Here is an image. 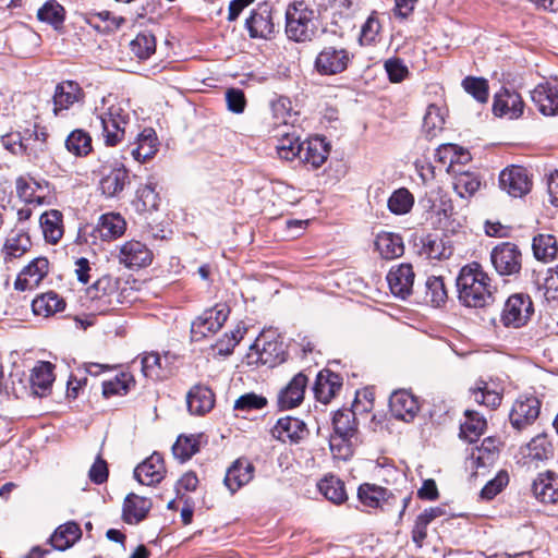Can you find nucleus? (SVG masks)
Returning <instances> with one entry per match:
<instances>
[{
  "label": "nucleus",
  "instance_id": "f257e3e1",
  "mask_svg": "<svg viewBox=\"0 0 558 558\" xmlns=\"http://www.w3.org/2000/svg\"><path fill=\"white\" fill-rule=\"evenodd\" d=\"M456 284L460 302L468 307H483L493 296L492 280L477 262L460 269Z\"/></svg>",
  "mask_w": 558,
  "mask_h": 558
},
{
  "label": "nucleus",
  "instance_id": "f03ea898",
  "mask_svg": "<svg viewBox=\"0 0 558 558\" xmlns=\"http://www.w3.org/2000/svg\"><path fill=\"white\" fill-rule=\"evenodd\" d=\"M94 114L102 128V136L107 146H116L125 135L130 122V112L126 106L117 96L109 94L95 106Z\"/></svg>",
  "mask_w": 558,
  "mask_h": 558
},
{
  "label": "nucleus",
  "instance_id": "7ed1b4c3",
  "mask_svg": "<svg viewBox=\"0 0 558 558\" xmlns=\"http://www.w3.org/2000/svg\"><path fill=\"white\" fill-rule=\"evenodd\" d=\"M316 20L315 10L304 0L289 3L284 13L287 38L299 44L311 41L317 32Z\"/></svg>",
  "mask_w": 558,
  "mask_h": 558
},
{
  "label": "nucleus",
  "instance_id": "20e7f679",
  "mask_svg": "<svg viewBox=\"0 0 558 558\" xmlns=\"http://www.w3.org/2000/svg\"><path fill=\"white\" fill-rule=\"evenodd\" d=\"M118 290L117 279L108 275L100 277L87 289L88 307L98 314L113 311L120 303Z\"/></svg>",
  "mask_w": 558,
  "mask_h": 558
},
{
  "label": "nucleus",
  "instance_id": "39448f33",
  "mask_svg": "<svg viewBox=\"0 0 558 558\" xmlns=\"http://www.w3.org/2000/svg\"><path fill=\"white\" fill-rule=\"evenodd\" d=\"M353 57L354 54L345 48L326 46L317 53L314 69L320 75H337L349 68Z\"/></svg>",
  "mask_w": 558,
  "mask_h": 558
},
{
  "label": "nucleus",
  "instance_id": "423d86ee",
  "mask_svg": "<svg viewBox=\"0 0 558 558\" xmlns=\"http://www.w3.org/2000/svg\"><path fill=\"white\" fill-rule=\"evenodd\" d=\"M230 310L226 304H216L204 311L191 325V338L201 341L217 333L229 316Z\"/></svg>",
  "mask_w": 558,
  "mask_h": 558
},
{
  "label": "nucleus",
  "instance_id": "0eeeda50",
  "mask_svg": "<svg viewBox=\"0 0 558 558\" xmlns=\"http://www.w3.org/2000/svg\"><path fill=\"white\" fill-rule=\"evenodd\" d=\"M534 312L529 295L518 293L508 298L501 313V322L506 327L520 328L524 326Z\"/></svg>",
  "mask_w": 558,
  "mask_h": 558
},
{
  "label": "nucleus",
  "instance_id": "6e6552de",
  "mask_svg": "<svg viewBox=\"0 0 558 558\" xmlns=\"http://www.w3.org/2000/svg\"><path fill=\"white\" fill-rule=\"evenodd\" d=\"M490 260L500 276H512L521 270L522 254L515 244L504 242L493 248Z\"/></svg>",
  "mask_w": 558,
  "mask_h": 558
},
{
  "label": "nucleus",
  "instance_id": "1a4fd4ad",
  "mask_svg": "<svg viewBox=\"0 0 558 558\" xmlns=\"http://www.w3.org/2000/svg\"><path fill=\"white\" fill-rule=\"evenodd\" d=\"M541 401L533 395H522L515 399L509 413L513 428L522 430L532 425L541 413Z\"/></svg>",
  "mask_w": 558,
  "mask_h": 558
},
{
  "label": "nucleus",
  "instance_id": "9d476101",
  "mask_svg": "<svg viewBox=\"0 0 558 558\" xmlns=\"http://www.w3.org/2000/svg\"><path fill=\"white\" fill-rule=\"evenodd\" d=\"M85 93L80 84L72 80L58 83L52 95V112L56 117H64L76 104H82Z\"/></svg>",
  "mask_w": 558,
  "mask_h": 558
},
{
  "label": "nucleus",
  "instance_id": "9b49d317",
  "mask_svg": "<svg viewBox=\"0 0 558 558\" xmlns=\"http://www.w3.org/2000/svg\"><path fill=\"white\" fill-rule=\"evenodd\" d=\"M245 27L251 38L269 39L275 33L272 8L269 3H258L245 21Z\"/></svg>",
  "mask_w": 558,
  "mask_h": 558
},
{
  "label": "nucleus",
  "instance_id": "f8f14e48",
  "mask_svg": "<svg viewBox=\"0 0 558 558\" xmlns=\"http://www.w3.org/2000/svg\"><path fill=\"white\" fill-rule=\"evenodd\" d=\"M252 351L254 352H251L248 357L252 359L255 354V362L268 367H275L284 362L287 356L283 341L276 337L270 340H266L265 337L257 339Z\"/></svg>",
  "mask_w": 558,
  "mask_h": 558
},
{
  "label": "nucleus",
  "instance_id": "ddd939ff",
  "mask_svg": "<svg viewBox=\"0 0 558 558\" xmlns=\"http://www.w3.org/2000/svg\"><path fill=\"white\" fill-rule=\"evenodd\" d=\"M118 258L119 263L124 267L138 269L151 264L153 252L145 243L130 240L120 246Z\"/></svg>",
  "mask_w": 558,
  "mask_h": 558
},
{
  "label": "nucleus",
  "instance_id": "4468645a",
  "mask_svg": "<svg viewBox=\"0 0 558 558\" xmlns=\"http://www.w3.org/2000/svg\"><path fill=\"white\" fill-rule=\"evenodd\" d=\"M531 180L525 168L510 166L504 169L499 175V186L512 197H522L531 190Z\"/></svg>",
  "mask_w": 558,
  "mask_h": 558
},
{
  "label": "nucleus",
  "instance_id": "2eb2a0df",
  "mask_svg": "<svg viewBox=\"0 0 558 558\" xmlns=\"http://www.w3.org/2000/svg\"><path fill=\"white\" fill-rule=\"evenodd\" d=\"M414 279L413 267L408 263L392 266L387 274V282L391 293L402 300L412 293Z\"/></svg>",
  "mask_w": 558,
  "mask_h": 558
},
{
  "label": "nucleus",
  "instance_id": "dca6fc26",
  "mask_svg": "<svg viewBox=\"0 0 558 558\" xmlns=\"http://www.w3.org/2000/svg\"><path fill=\"white\" fill-rule=\"evenodd\" d=\"M48 272L49 260L43 256L36 257L20 271L14 288L19 291L35 289Z\"/></svg>",
  "mask_w": 558,
  "mask_h": 558
},
{
  "label": "nucleus",
  "instance_id": "f3484780",
  "mask_svg": "<svg viewBox=\"0 0 558 558\" xmlns=\"http://www.w3.org/2000/svg\"><path fill=\"white\" fill-rule=\"evenodd\" d=\"M524 102L519 93L501 88L494 97L493 111L497 117L518 119L523 114Z\"/></svg>",
  "mask_w": 558,
  "mask_h": 558
},
{
  "label": "nucleus",
  "instance_id": "a211bd4d",
  "mask_svg": "<svg viewBox=\"0 0 558 558\" xmlns=\"http://www.w3.org/2000/svg\"><path fill=\"white\" fill-rule=\"evenodd\" d=\"M307 381V377L303 373L294 375L278 392L277 404L279 409L290 410L299 407L304 400Z\"/></svg>",
  "mask_w": 558,
  "mask_h": 558
},
{
  "label": "nucleus",
  "instance_id": "6ab92c4d",
  "mask_svg": "<svg viewBox=\"0 0 558 558\" xmlns=\"http://www.w3.org/2000/svg\"><path fill=\"white\" fill-rule=\"evenodd\" d=\"M271 435L282 442L298 444L307 435V428L302 420L288 415L276 422Z\"/></svg>",
  "mask_w": 558,
  "mask_h": 558
},
{
  "label": "nucleus",
  "instance_id": "aec40b11",
  "mask_svg": "<svg viewBox=\"0 0 558 558\" xmlns=\"http://www.w3.org/2000/svg\"><path fill=\"white\" fill-rule=\"evenodd\" d=\"M166 474V465L162 456L154 452L140 463L134 470V477L142 485H155L160 483Z\"/></svg>",
  "mask_w": 558,
  "mask_h": 558
},
{
  "label": "nucleus",
  "instance_id": "412c9836",
  "mask_svg": "<svg viewBox=\"0 0 558 558\" xmlns=\"http://www.w3.org/2000/svg\"><path fill=\"white\" fill-rule=\"evenodd\" d=\"M531 98L544 116L558 113V86L551 82L539 83L531 92Z\"/></svg>",
  "mask_w": 558,
  "mask_h": 558
},
{
  "label": "nucleus",
  "instance_id": "4be33fe9",
  "mask_svg": "<svg viewBox=\"0 0 558 558\" xmlns=\"http://www.w3.org/2000/svg\"><path fill=\"white\" fill-rule=\"evenodd\" d=\"M389 408L392 415L402 421H411L420 410L418 401L408 390H397L389 399Z\"/></svg>",
  "mask_w": 558,
  "mask_h": 558
},
{
  "label": "nucleus",
  "instance_id": "5701e85b",
  "mask_svg": "<svg viewBox=\"0 0 558 558\" xmlns=\"http://www.w3.org/2000/svg\"><path fill=\"white\" fill-rule=\"evenodd\" d=\"M534 497L543 504L558 501V474L553 471L539 473L532 484Z\"/></svg>",
  "mask_w": 558,
  "mask_h": 558
},
{
  "label": "nucleus",
  "instance_id": "b1692460",
  "mask_svg": "<svg viewBox=\"0 0 558 558\" xmlns=\"http://www.w3.org/2000/svg\"><path fill=\"white\" fill-rule=\"evenodd\" d=\"M328 154V144L320 137H313L302 142L299 160L312 169H317L325 163Z\"/></svg>",
  "mask_w": 558,
  "mask_h": 558
},
{
  "label": "nucleus",
  "instance_id": "393cba45",
  "mask_svg": "<svg viewBox=\"0 0 558 558\" xmlns=\"http://www.w3.org/2000/svg\"><path fill=\"white\" fill-rule=\"evenodd\" d=\"M471 398L478 404L496 409L502 400V389L495 381L480 379L470 388Z\"/></svg>",
  "mask_w": 558,
  "mask_h": 558
},
{
  "label": "nucleus",
  "instance_id": "a878e982",
  "mask_svg": "<svg viewBox=\"0 0 558 558\" xmlns=\"http://www.w3.org/2000/svg\"><path fill=\"white\" fill-rule=\"evenodd\" d=\"M158 146L159 142L155 130L146 128L137 134L136 140L130 145L131 155L136 161L143 163L156 155Z\"/></svg>",
  "mask_w": 558,
  "mask_h": 558
},
{
  "label": "nucleus",
  "instance_id": "bb28decb",
  "mask_svg": "<svg viewBox=\"0 0 558 558\" xmlns=\"http://www.w3.org/2000/svg\"><path fill=\"white\" fill-rule=\"evenodd\" d=\"M254 465L246 459H238L227 470L225 485L234 494L250 483L254 476Z\"/></svg>",
  "mask_w": 558,
  "mask_h": 558
},
{
  "label": "nucleus",
  "instance_id": "cd10ccee",
  "mask_svg": "<svg viewBox=\"0 0 558 558\" xmlns=\"http://www.w3.org/2000/svg\"><path fill=\"white\" fill-rule=\"evenodd\" d=\"M189 412L194 415H204L215 405V393L203 385L193 386L186 396Z\"/></svg>",
  "mask_w": 558,
  "mask_h": 558
},
{
  "label": "nucleus",
  "instance_id": "c85d7f7f",
  "mask_svg": "<svg viewBox=\"0 0 558 558\" xmlns=\"http://www.w3.org/2000/svg\"><path fill=\"white\" fill-rule=\"evenodd\" d=\"M126 230L125 219L118 213H107L99 217L95 232L104 241L116 240Z\"/></svg>",
  "mask_w": 558,
  "mask_h": 558
},
{
  "label": "nucleus",
  "instance_id": "c756f323",
  "mask_svg": "<svg viewBox=\"0 0 558 558\" xmlns=\"http://www.w3.org/2000/svg\"><path fill=\"white\" fill-rule=\"evenodd\" d=\"M151 506L150 499L131 493L124 499L122 518L128 524H137L147 517Z\"/></svg>",
  "mask_w": 558,
  "mask_h": 558
},
{
  "label": "nucleus",
  "instance_id": "7c9ffc66",
  "mask_svg": "<svg viewBox=\"0 0 558 558\" xmlns=\"http://www.w3.org/2000/svg\"><path fill=\"white\" fill-rule=\"evenodd\" d=\"M130 183L128 169L120 165L105 174L99 183L100 191L106 197H118Z\"/></svg>",
  "mask_w": 558,
  "mask_h": 558
},
{
  "label": "nucleus",
  "instance_id": "2f4dec72",
  "mask_svg": "<svg viewBox=\"0 0 558 558\" xmlns=\"http://www.w3.org/2000/svg\"><path fill=\"white\" fill-rule=\"evenodd\" d=\"M81 537V526L74 521H68L54 530L49 542L53 549L63 551L71 548Z\"/></svg>",
  "mask_w": 558,
  "mask_h": 558
},
{
  "label": "nucleus",
  "instance_id": "473e14b6",
  "mask_svg": "<svg viewBox=\"0 0 558 558\" xmlns=\"http://www.w3.org/2000/svg\"><path fill=\"white\" fill-rule=\"evenodd\" d=\"M375 248L384 259L401 257L404 253L403 239L399 233L381 231L376 235Z\"/></svg>",
  "mask_w": 558,
  "mask_h": 558
},
{
  "label": "nucleus",
  "instance_id": "72a5a7b5",
  "mask_svg": "<svg viewBox=\"0 0 558 558\" xmlns=\"http://www.w3.org/2000/svg\"><path fill=\"white\" fill-rule=\"evenodd\" d=\"M66 303L62 296L54 291H48L37 295L32 302V310L36 316L50 317L63 312Z\"/></svg>",
  "mask_w": 558,
  "mask_h": 558
},
{
  "label": "nucleus",
  "instance_id": "f704fd0d",
  "mask_svg": "<svg viewBox=\"0 0 558 558\" xmlns=\"http://www.w3.org/2000/svg\"><path fill=\"white\" fill-rule=\"evenodd\" d=\"M342 383L339 375L330 371H322L318 373L315 385L314 393L318 401L328 403L341 389Z\"/></svg>",
  "mask_w": 558,
  "mask_h": 558
},
{
  "label": "nucleus",
  "instance_id": "c9c22d12",
  "mask_svg": "<svg viewBox=\"0 0 558 558\" xmlns=\"http://www.w3.org/2000/svg\"><path fill=\"white\" fill-rule=\"evenodd\" d=\"M421 253L429 259H448L453 254V245L448 236L427 234L422 239Z\"/></svg>",
  "mask_w": 558,
  "mask_h": 558
},
{
  "label": "nucleus",
  "instance_id": "e433bc0d",
  "mask_svg": "<svg viewBox=\"0 0 558 558\" xmlns=\"http://www.w3.org/2000/svg\"><path fill=\"white\" fill-rule=\"evenodd\" d=\"M392 497L391 492L376 484L363 483L357 489V499L366 508L377 509Z\"/></svg>",
  "mask_w": 558,
  "mask_h": 558
},
{
  "label": "nucleus",
  "instance_id": "4c0bfd02",
  "mask_svg": "<svg viewBox=\"0 0 558 558\" xmlns=\"http://www.w3.org/2000/svg\"><path fill=\"white\" fill-rule=\"evenodd\" d=\"M271 125L279 126L293 125L298 120V112L293 111L291 100L288 97L280 96L270 102Z\"/></svg>",
  "mask_w": 558,
  "mask_h": 558
},
{
  "label": "nucleus",
  "instance_id": "58836bf2",
  "mask_svg": "<svg viewBox=\"0 0 558 558\" xmlns=\"http://www.w3.org/2000/svg\"><path fill=\"white\" fill-rule=\"evenodd\" d=\"M45 192V187L33 179L16 180V193L26 205L41 206L46 199Z\"/></svg>",
  "mask_w": 558,
  "mask_h": 558
},
{
  "label": "nucleus",
  "instance_id": "ea45409f",
  "mask_svg": "<svg viewBox=\"0 0 558 558\" xmlns=\"http://www.w3.org/2000/svg\"><path fill=\"white\" fill-rule=\"evenodd\" d=\"M532 250L534 257L542 263L553 262L558 254V244L553 234L538 233L533 238Z\"/></svg>",
  "mask_w": 558,
  "mask_h": 558
},
{
  "label": "nucleus",
  "instance_id": "a19ab883",
  "mask_svg": "<svg viewBox=\"0 0 558 558\" xmlns=\"http://www.w3.org/2000/svg\"><path fill=\"white\" fill-rule=\"evenodd\" d=\"M29 380L37 396L45 395L54 380L53 365L50 362H38L32 369Z\"/></svg>",
  "mask_w": 558,
  "mask_h": 558
},
{
  "label": "nucleus",
  "instance_id": "79ce46f5",
  "mask_svg": "<svg viewBox=\"0 0 558 558\" xmlns=\"http://www.w3.org/2000/svg\"><path fill=\"white\" fill-rule=\"evenodd\" d=\"M40 227L45 240L56 244L63 235L62 214L56 209L45 211L40 216Z\"/></svg>",
  "mask_w": 558,
  "mask_h": 558
},
{
  "label": "nucleus",
  "instance_id": "37998d69",
  "mask_svg": "<svg viewBox=\"0 0 558 558\" xmlns=\"http://www.w3.org/2000/svg\"><path fill=\"white\" fill-rule=\"evenodd\" d=\"M486 420L476 411L466 410L465 420L460 426V437L469 442H475L484 434Z\"/></svg>",
  "mask_w": 558,
  "mask_h": 558
},
{
  "label": "nucleus",
  "instance_id": "c03bdc74",
  "mask_svg": "<svg viewBox=\"0 0 558 558\" xmlns=\"http://www.w3.org/2000/svg\"><path fill=\"white\" fill-rule=\"evenodd\" d=\"M276 149L280 159L292 161L296 158L299 159L302 151V142L294 133L282 132L278 138Z\"/></svg>",
  "mask_w": 558,
  "mask_h": 558
},
{
  "label": "nucleus",
  "instance_id": "a18cd8bd",
  "mask_svg": "<svg viewBox=\"0 0 558 558\" xmlns=\"http://www.w3.org/2000/svg\"><path fill=\"white\" fill-rule=\"evenodd\" d=\"M415 203L414 195L405 187L397 189L387 201L391 214L402 216L409 214Z\"/></svg>",
  "mask_w": 558,
  "mask_h": 558
},
{
  "label": "nucleus",
  "instance_id": "49530a36",
  "mask_svg": "<svg viewBox=\"0 0 558 558\" xmlns=\"http://www.w3.org/2000/svg\"><path fill=\"white\" fill-rule=\"evenodd\" d=\"M526 462L544 461L551 454V445L545 435H537L522 448Z\"/></svg>",
  "mask_w": 558,
  "mask_h": 558
},
{
  "label": "nucleus",
  "instance_id": "de8ad7c7",
  "mask_svg": "<svg viewBox=\"0 0 558 558\" xmlns=\"http://www.w3.org/2000/svg\"><path fill=\"white\" fill-rule=\"evenodd\" d=\"M318 489L333 504L339 505L348 499L344 483L335 475L325 476L318 483Z\"/></svg>",
  "mask_w": 558,
  "mask_h": 558
},
{
  "label": "nucleus",
  "instance_id": "09e8293b",
  "mask_svg": "<svg viewBox=\"0 0 558 558\" xmlns=\"http://www.w3.org/2000/svg\"><path fill=\"white\" fill-rule=\"evenodd\" d=\"M65 147L68 151L74 156L85 157L93 149L92 137L85 130L76 129L68 135L65 140Z\"/></svg>",
  "mask_w": 558,
  "mask_h": 558
},
{
  "label": "nucleus",
  "instance_id": "8fccbe9b",
  "mask_svg": "<svg viewBox=\"0 0 558 558\" xmlns=\"http://www.w3.org/2000/svg\"><path fill=\"white\" fill-rule=\"evenodd\" d=\"M31 246V240L26 234H14L9 236L3 245L2 255L4 263H11L21 258Z\"/></svg>",
  "mask_w": 558,
  "mask_h": 558
},
{
  "label": "nucleus",
  "instance_id": "3c124183",
  "mask_svg": "<svg viewBox=\"0 0 558 558\" xmlns=\"http://www.w3.org/2000/svg\"><path fill=\"white\" fill-rule=\"evenodd\" d=\"M447 299L448 293L442 277H428L425 282V301L435 307H439L446 303Z\"/></svg>",
  "mask_w": 558,
  "mask_h": 558
},
{
  "label": "nucleus",
  "instance_id": "603ef678",
  "mask_svg": "<svg viewBox=\"0 0 558 558\" xmlns=\"http://www.w3.org/2000/svg\"><path fill=\"white\" fill-rule=\"evenodd\" d=\"M437 159L444 165L448 163L447 171L457 173L454 163H465L470 160V155L466 151H462L457 145L447 144L441 145L436 151Z\"/></svg>",
  "mask_w": 558,
  "mask_h": 558
},
{
  "label": "nucleus",
  "instance_id": "864d4df0",
  "mask_svg": "<svg viewBox=\"0 0 558 558\" xmlns=\"http://www.w3.org/2000/svg\"><path fill=\"white\" fill-rule=\"evenodd\" d=\"M499 440L494 437L485 438L480 447H476L471 454V459L476 466H486L492 463L499 450Z\"/></svg>",
  "mask_w": 558,
  "mask_h": 558
},
{
  "label": "nucleus",
  "instance_id": "5fc2aeb1",
  "mask_svg": "<svg viewBox=\"0 0 558 558\" xmlns=\"http://www.w3.org/2000/svg\"><path fill=\"white\" fill-rule=\"evenodd\" d=\"M356 436H343L332 434L329 439V447L336 459L348 460L353 454Z\"/></svg>",
  "mask_w": 558,
  "mask_h": 558
},
{
  "label": "nucleus",
  "instance_id": "6e6d98bb",
  "mask_svg": "<svg viewBox=\"0 0 558 558\" xmlns=\"http://www.w3.org/2000/svg\"><path fill=\"white\" fill-rule=\"evenodd\" d=\"M132 53L141 60L148 59L156 51V39L151 33H140L131 43Z\"/></svg>",
  "mask_w": 558,
  "mask_h": 558
},
{
  "label": "nucleus",
  "instance_id": "4d7b16f0",
  "mask_svg": "<svg viewBox=\"0 0 558 558\" xmlns=\"http://www.w3.org/2000/svg\"><path fill=\"white\" fill-rule=\"evenodd\" d=\"M64 15V8L56 0L47 1L37 12L39 21L51 24L54 28L63 24Z\"/></svg>",
  "mask_w": 558,
  "mask_h": 558
},
{
  "label": "nucleus",
  "instance_id": "13d9d810",
  "mask_svg": "<svg viewBox=\"0 0 558 558\" xmlns=\"http://www.w3.org/2000/svg\"><path fill=\"white\" fill-rule=\"evenodd\" d=\"M333 434L343 436H356L355 414L349 409L339 410L335 413L333 420Z\"/></svg>",
  "mask_w": 558,
  "mask_h": 558
},
{
  "label": "nucleus",
  "instance_id": "bf43d9fd",
  "mask_svg": "<svg viewBox=\"0 0 558 558\" xmlns=\"http://www.w3.org/2000/svg\"><path fill=\"white\" fill-rule=\"evenodd\" d=\"M445 118L441 109L436 105H429L423 118V131L428 137H435L442 130Z\"/></svg>",
  "mask_w": 558,
  "mask_h": 558
},
{
  "label": "nucleus",
  "instance_id": "052dcab7",
  "mask_svg": "<svg viewBox=\"0 0 558 558\" xmlns=\"http://www.w3.org/2000/svg\"><path fill=\"white\" fill-rule=\"evenodd\" d=\"M481 185L477 177L470 172L457 173L454 177L453 187L458 195L462 198L471 197Z\"/></svg>",
  "mask_w": 558,
  "mask_h": 558
},
{
  "label": "nucleus",
  "instance_id": "680f3d73",
  "mask_svg": "<svg viewBox=\"0 0 558 558\" xmlns=\"http://www.w3.org/2000/svg\"><path fill=\"white\" fill-rule=\"evenodd\" d=\"M198 451V441L194 436H179L172 446L173 456L184 462Z\"/></svg>",
  "mask_w": 558,
  "mask_h": 558
},
{
  "label": "nucleus",
  "instance_id": "e2e57ef3",
  "mask_svg": "<svg viewBox=\"0 0 558 558\" xmlns=\"http://www.w3.org/2000/svg\"><path fill=\"white\" fill-rule=\"evenodd\" d=\"M142 373L146 378L158 380L162 378L161 359L157 352L141 355Z\"/></svg>",
  "mask_w": 558,
  "mask_h": 558
},
{
  "label": "nucleus",
  "instance_id": "0e129e2a",
  "mask_svg": "<svg viewBox=\"0 0 558 558\" xmlns=\"http://www.w3.org/2000/svg\"><path fill=\"white\" fill-rule=\"evenodd\" d=\"M464 90L472 95L478 102H486L488 99V83L483 77L468 76L462 81Z\"/></svg>",
  "mask_w": 558,
  "mask_h": 558
},
{
  "label": "nucleus",
  "instance_id": "69168bd1",
  "mask_svg": "<svg viewBox=\"0 0 558 558\" xmlns=\"http://www.w3.org/2000/svg\"><path fill=\"white\" fill-rule=\"evenodd\" d=\"M137 206L141 210L149 211L158 207V194L153 182H148L136 191Z\"/></svg>",
  "mask_w": 558,
  "mask_h": 558
},
{
  "label": "nucleus",
  "instance_id": "338daca9",
  "mask_svg": "<svg viewBox=\"0 0 558 558\" xmlns=\"http://www.w3.org/2000/svg\"><path fill=\"white\" fill-rule=\"evenodd\" d=\"M266 397L255 392H248L240 396L234 402V410L250 412L262 410L267 405Z\"/></svg>",
  "mask_w": 558,
  "mask_h": 558
},
{
  "label": "nucleus",
  "instance_id": "774afa93",
  "mask_svg": "<svg viewBox=\"0 0 558 558\" xmlns=\"http://www.w3.org/2000/svg\"><path fill=\"white\" fill-rule=\"evenodd\" d=\"M543 294L547 302H558V266L547 269L543 283Z\"/></svg>",
  "mask_w": 558,
  "mask_h": 558
}]
</instances>
